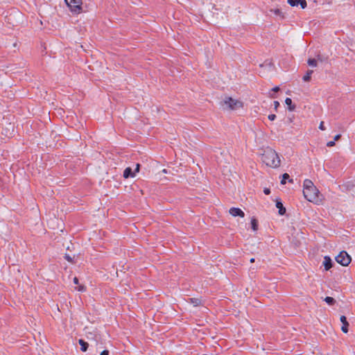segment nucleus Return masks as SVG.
<instances>
[{
	"label": "nucleus",
	"mask_w": 355,
	"mask_h": 355,
	"mask_svg": "<svg viewBox=\"0 0 355 355\" xmlns=\"http://www.w3.org/2000/svg\"><path fill=\"white\" fill-rule=\"evenodd\" d=\"M261 159L263 163L272 168L279 166L281 163L278 154L272 149L265 150Z\"/></svg>",
	"instance_id": "nucleus-1"
},
{
	"label": "nucleus",
	"mask_w": 355,
	"mask_h": 355,
	"mask_svg": "<svg viewBox=\"0 0 355 355\" xmlns=\"http://www.w3.org/2000/svg\"><path fill=\"white\" fill-rule=\"evenodd\" d=\"M303 194L308 201L315 204L322 202L323 199L322 195L316 187H311L310 189L303 190Z\"/></svg>",
	"instance_id": "nucleus-2"
},
{
	"label": "nucleus",
	"mask_w": 355,
	"mask_h": 355,
	"mask_svg": "<svg viewBox=\"0 0 355 355\" xmlns=\"http://www.w3.org/2000/svg\"><path fill=\"white\" fill-rule=\"evenodd\" d=\"M64 1L72 13L79 14L83 11L82 0H64Z\"/></svg>",
	"instance_id": "nucleus-3"
},
{
	"label": "nucleus",
	"mask_w": 355,
	"mask_h": 355,
	"mask_svg": "<svg viewBox=\"0 0 355 355\" xmlns=\"http://www.w3.org/2000/svg\"><path fill=\"white\" fill-rule=\"evenodd\" d=\"M336 261L343 266H347L351 261V257L345 251H342L336 257Z\"/></svg>",
	"instance_id": "nucleus-4"
},
{
	"label": "nucleus",
	"mask_w": 355,
	"mask_h": 355,
	"mask_svg": "<svg viewBox=\"0 0 355 355\" xmlns=\"http://www.w3.org/2000/svg\"><path fill=\"white\" fill-rule=\"evenodd\" d=\"M223 105L230 110H235L237 107H241L243 103L237 100L232 98V97H226L225 99L221 102Z\"/></svg>",
	"instance_id": "nucleus-5"
},
{
	"label": "nucleus",
	"mask_w": 355,
	"mask_h": 355,
	"mask_svg": "<svg viewBox=\"0 0 355 355\" xmlns=\"http://www.w3.org/2000/svg\"><path fill=\"white\" fill-rule=\"evenodd\" d=\"M287 2L292 7L300 6L302 9H304L307 6L306 0H287Z\"/></svg>",
	"instance_id": "nucleus-6"
},
{
	"label": "nucleus",
	"mask_w": 355,
	"mask_h": 355,
	"mask_svg": "<svg viewBox=\"0 0 355 355\" xmlns=\"http://www.w3.org/2000/svg\"><path fill=\"white\" fill-rule=\"evenodd\" d=\"M322 265L324 267V270L326 271H327V270H330L334 266V261H332V259H331L330 257L325 256L324 257Z\"/></svg>",
	"instance_id": "nucleus-7"
},
{
	"label": "nucleus",
	"mask_w": 355,
	"mask_h": 355,
	"mask_svg": "<svg viewBox=\"0 0 355 355\" xmlns=\"http://www.w3.org/2000/svg\"><path fill=\"white\" fill-rule=\"evenodd\" d=\"M229 212L232 216L234 217L239 216L243 218L245 216V213L240 208L238 207H232L230 209Z\"/></svg>",
	"instance_id": "nucleus-8"
},
{
	"label": "nucleus",
	"mask_w": 355,
	"mask_h": 355,
	"mask_svg": "<svg viewBox=\"0 0 355 355\" xmlns=\"http://www.w3.org/2000/svg\"><path fill=\"white\" fill-rule=\"evenodd\" d=\"M340 320L343 324L341 327L342 331L345 334L347 333L349 331L348 327L349 324L347 320V318L345 315H341Z\"/></svg>",
	"instance_id": "nucleus-9"
},
{
	"label": "nucleus",
	"mask_w": 355,
	"mask_h": 355,
	"mask_svg": "<svg viewBox=\"0 0 355 355\" xmlns=\"http://www.w3.org/2000/svg\"><path fill=\"white\" fill-rule=\"evenodd\" d=\"M276 207L278 209V213L280 216H284L286 214V209L283 205L280 199L276 200Z\"/></svg>",
	"instance_id": "nucleus-10"
},
{
	"label": "nucleus",
	"mask_w": 355,
	"mask_h": 355,
	"mask_svg": "<svg viewBox=\"0 0 355 355\" xmlns=\"http://www.w3.org/2000/svg\"><path fill=\"white\" fill-rule=\"evenodd\" d=\"M135 173L130 167H127L123 171V176L124 178L128 179L129 178H134L135 176Z\"/></svg>",
	"instance_id": "nucleus-11"
},
{
	"label": "nucleus",
	"mask_w": 355,
	"mask_h": 355,
	"mask_svg": "<svg viewBox=\"0 0 355 355\" xmlns=\"http://www.w3.org/2000/svg\"><path fill=\"white\" fill-rule=\"evenodd\" d=\"M342 188L343 190L347 191H353L354 192L355 190V185L352 182H347L346 183L343 184L342 185Z\"/></svg>",
	"instance_id": "nucleus-12"
},
{
	"label": "nucleus",
	"mask_w": 355,
	"mask_h": 355,
	"mask_svg": "<svg viewBox=\"0 0 355 355\" xmlns=\"http://www.w3.org/2000/svg\"><path fill=\"white\" fill-rule=\"evenodd\" d=\"M285 103L287 105V108L289 111H294L295 110L296 105L293 103V101L291 98H286L285 99Z\"/></svg>",
	"instance_id": "nucleus-13"
},
{
	"label": "nucleus",
	"mask_w": 355,
	"mask_h": 355,
	"mask_svg": "<svg viewBox=\"0 0 355 355\" xmlns=\"http://www.w3.org/2000/svg\"><path fill=\"white\" fill-rule=\"evenodd\" d=\"M78 343L80 345V349L82 352H86L89 347V344L87 342L84 340L83 339H79Z\"/></svg>",
	"instance_id": "nucleus-14"
},
{
	"label": "nucleus",
	"mask_w": 355,
	"mask_h": 355,
	"mask_svg": "<svg viewBox=\"0 0 355 355\" xmlns=\"http://www.w3.org/2000/svg\"><path fill=\"white\" fill-rule=\"evenodd\" d=\"M188 302L193 304L194 306H198L202 304V301L198 298H189Z\"/></svg>",
	"instance_id": "nucleus-15"
},
{
	"label": "nucleus",
	"mask_w": 355,
	"mask_h": 355,
	"mask_svg": "<svg viewBox=\"0 0 355 355\" xmlns=\"http://www.w3.org/2000/svg\"><path fill=\"white\" fill-rule=\"evenodd\" d=\"M288 180L289 182L293 183V179H290V176L288 173H285L282 175V178L281 180V184H285L286 183V181Z\"/></svg>",
	"instance_id": "nucleus-16"
},
{
	"label": "nucleus",
	"mask_w": 355,
	"mask_h": 355,
	"mask_svg": "<svg viewBox=\"0 0 355 355\" xmlns=\"http://www.w3.org/2000/svg\"><path fill=\"white\" fill-rule=\"evenodd\" d=\"M311 187H316L314 186V184L311 180L306 179L304 181V189L303 190H306V189H310Z\"/></svg>",
	"instance_id": "nucleus-17"
},
{
	"label": "nucleus",
	"mask_w": 355,
	"mask_h": 355,
	"mask_svg": "<svg viewBox=\"0 0 355 355\" xmlns=\"http://www.w3.org/2000/svg\"><path fill=\"white\" fill-rule=\"evenodd\" d=\"M313 73V70H308L306 73L303 76L302 79L304 82H309L311 80V75Z\"/></svg>",
	"instance_id": "nucleus-18"
},
{
	"label": "nucleus",
	"mask_w": 355,
	"mask_h": 355,
	"mask_svg": "<svg viewBox=\"0 0 355 355\" xmlns=\"http://www.w3.org/2000/svg\"><path fill=\"white\" fill-rule=\"evenodd\" d=\"M258 220L255 218H252L251 219V228L254 231H257L258 230Z\"/></svg>",
	"instance_id": "nucleus-19"
},
{
	"label": "nucleus",
	"mask_w": 355,
	"mask_h": 355,
	"mask_svg": "<svg viewBox=\"0 0 355 355\" xmlns=\"http://www.w3.org/2000/svg\"><path fill=\"white\" fill-rule=\"evenodd\" d=\"M324 300L326 302V303L331 306L334 305L336 302L334 297L329 296L326 297Z\"/></svg>",
	"instance_id": "nucleus-20"
},
{
	"label": "nucleus",
	"mask_w": 355,
	"mask_h": 355,
	"mask_svg": "<svg viewBox=\"0 0 355 355\" xmlns=\"http://www.w3.org/2000/svg\"><path fill=\"white\" fill-rule=\"evenodd\" d=\"M270 12H273L276 15L280 16L282 19L284 18V15L282 14L281 10L279 8L271 9Z\"/></svg>",
	"instance_id": "nucleus-21"
},
{
	"label": "nucleus",
	"mask_w": 355,
	"mask_h": 355,
	"mask_svg": "<svg viewBox=\"0 0 355 355\" xmlns=\"http://www.w3.org/2000/svg\"><path fill=\"white\" fill-rule=\"evenodd\" d=\"M307 63L311 67H316L317 66V60L315 58H309L307 60Z\"/></svg>",
	"instance_id": "nucleus-22"
},
{
	"label": "nucleus",
	"mask_w": 355,
	"mask_h": 355,
	"mask_svg": "<svg viewBox=\"0 0 355 355\" xmlns=\"http://www.w3.org/2000/svg\"><path fill=\"white\" fill-rule=\"evenodd\" d=\"M64 258L67 261H68L69 262H70V263H76V262H75V261H74V259H73V257H71L69 254H65V255H64Z\"/></svg>",
	"instance_id": "nucleus-23"
},
{
	"label": "nucleus",
	"mask_w": 355,
	"mask_h": 355,
	"mask_svg": "<svg viewBox=\"0 0 355 355\" xmlns=\"http://www.w3.org/2000/svg\"><path fill=\"white\" fill-rule=\"evenodd\" d=\"M77 290L78 291H86V287L84 286V285H80L78 288H77Z\"/></svg>",
	"instance_id": "nucleus-24"
},
{
	"label": "nucleus",
	"mask_w": 355,
	"mask_h": 355,
	"mask_svg": "<svg viewBox=\"0 0 355 355\" xmlns=\"http://www.w3.org/2000/svg\"><path fill=\"white\" fill-rule=\"evenodd\" d=\"M273 104H274V109L277 111V108L280 106V104L277 101H275Z\"/></svg>",
	"instance_id": "nucleus-25"
},
{
	"label": "nucleus",
	"mask_w": 355,
	"mask_h": 355,
	"mask_svg": "<svg viewBox=\"0 0 355 355\" xmlns=\"http://www.w3.org/2000/svg\"><path fill=\"white\" fill-rule=\"evenodd\" d=\"M140 167H141V164H136V167H135V170H134V171H135V174H136L137 173H139V171H140Z\"/></svg>",
	"instance_id": "nucleus-26"
},
{
	"label": "nucleus",
	"mask_w": 355,
	"mask_h": 355,
	"mask_svg": "<svg viewBox=\"0 0 355 355\" xmlns=\"http://www.w3.org/2000/svg\"><path fill=\"white\" fill-rule=\"evenodd\" d=\"M276 115L275 114H270L268 115V119L270 121H274L276 119Z\"/></svg>",
	"instance_id": "nucleus-27"
},
{
	"label": "nucleus",
	"mask_w": 355,
	"mask_h": 355,
	"mask_svg": "<svg viewBox=\"0 0 355 355\" xmlns=\"http://www.w3.org/2000/svg\"><path fill=\"white\" fill-rule=\"evenodd\" d=\"M319 128L321 130H324L326 128H325V126H324V121H321L320 123V125H319Z\"/></svg>",
	"instance_id": "nucleus-28"
},
{
	"label": "nucleus",
	"mask_w": 355,
	"mask_h": 355,
	"mask_svg": "<svg viewBox=\"0 0 355 355\" xmlns=\"http://www.w3.org/2000/svg\"><path fill=\"white\" fill-rule=\"evenodd\" d=\"M335 146V141H328L327 144V146H328V147H332V146Z\"/></svg>",
	"instance_id": "nucleus-29"
},
{
	"label": "nucleus",
	"mask_w": 355,
	"mask_h": 355,
	"mask_svg": "<svg viewBox=\"0 0 355 355\" xmlns=\"http://www.w3.org/2000/svg\"><path fill=\"white\" fill-rule=\"evenodd\" d=\"M263 193L266 195H269L270 193V189L269 188H264Z\"/></svg>",
	"instance_id": "nucleus-30"
},
{
	"label": "nucleus",
	"mask_w": 355,
	"mask_h": 355,
	"mask_svg": "<svg viewBox=\"0 0 355 355\" xmlns=\"http://www.w3.org/2000/svg\"><path fill=\"white\" fill-rule=\"evenodd\" d=\"M340 138H341V135H340V134H338V135H336L334 137V141H338Z\"/></svg>",
	"instance_id": "nucleus-31"
},
{
	"label": "nucleus",
	"mask_w": 355,
	"mask_h": 355,
	"mask_svg": "<svg viewBox=\"0 0 355 355\" xmlns=\"http://www.w3.org/2000/svg\"><path fill=\"white\" fill-rule=\"evenodd\" d=\"M109 354H110L109 350H107V349H105V350H103V351L100 354V355H109Z\"/></svg>",
	"instance_id": "nucleus-32"
},
{
	"label": "nucleus",
	"mask_w": 355,
	"mask_h": 355,
	"mask_svg": "<svg viewBox=\"0 0 355 355\" xmlns=\"http://www.w3.org/2000/svg\"><path fill=\"white\" fill-rule=\"evenodd\" d=\"M316 60H317V62H318V61L322 62V61L324 60H323V58H322V55H318L317 56V59H316Z\"/></svg>",
	"instance_id": "nucleus-33"
},
{
	"label": "nucleus",
	"mask_w": 355,
	"mask_h": 355,
	"mask_svg": "<svg viewBox=\"0 0 355 355\" xmlns=\"http://www.w3.org/2000/svg\"><path fill=\"white\" fill-rule=\"evenodd\" d=\"M73 283H74L75 284H79L78 278V277H75L73 278Z\"/></svg>",
	"instance_id": "nucleus-34"
},
{
	"label": "nucleus",
	"mask_w": 355,
	"mask_h": 355,
	"mask_svg": "<svg viewBox=\"0 0 355 355\" xmlns=\"http://www.w3.org/2000/svg\"><path fill=\"white\" fill-rule=\"evenodd\" d=\"M279 89H279V87H277H277H273V88L272 89V90L273 92H278Z\"/></svg>",
	"instance_id": "nucleus-35"
},
{
	"label": "nucleus",
	"mask_w": 355,
	"mask_h": 355,
	"mask_svg": "<svg viewBox=\"0 0 355 355\" xmlns=\"http://www.w3.org/2000/svg\"><path fill=\"white\" fill-rule=\"evenodd\" d=\"M254 261H255L254 258H252V259H250V261L251 263H254Z\"/></svg>",
	"instance_id": "nucleus-36"
}]
</instances>
